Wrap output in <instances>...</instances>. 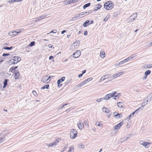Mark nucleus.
<instances>
[{
    "label": "nucleus",
    "mask_w": 152,
    "mask_h": 152,
    "mask_svg": "<svg viewBox=\"0 0 152 152\" xmlns=\"http://www.w3.org/2000/svg\"><path fill=\"white\" fill-rule=\"evenodd\" d=\"M119 94H118L116 92H114L113 93H110L107 94L104 97V99H105L106 100H108L111 97H114L113 98V99L116 100L119 98Z\"/></svg>",
    "instance_id": "obj_1"
},
{
    "label": "nucleus",
    "mask_w": 152,
    "mask_h": 152,
    "mask_svg": "<svg viewBox=\"0 0 152 152\" xmlns=\"http://www.w3.org/2000/svg\"><path fill=\"white\" fill-rule=\"evenodd\" d=\"M114 4L111 1L106 2L104 5V7L107 10H111L113 7Z\"/></svg>",
    "instance_id": "obj_2"
},
{
    "label": "nucleus",
    "mask_w": 152,
    "mask_h": 152,
    "mask_svg": "<svg viewBox=\"0 0 152 152\" xmlns=\"http://www.w3.org/2000/svg\"><path fill=\"white\" fill-rule=\"evenodd\" d=\"M21 60L20 58L18 56L13 57L10 60V62L13 64H15Z\"/></svg>",
    "instance_id": "obj_3"
},
{
    "label": "nucleus",
    "mask_w": 152,
    "mask_h": 152,
    "mask_svg": "<svg viewBox=\"0 0 152 152\" xmlns=\"http://www.w3.org/2000/svg\"><path fill=\"white\" fill-rule=\"evenodd\" d=\"M77 134V132L76 130L74 129L71 130L70 134V137L71 139H75L76 137Z\"/></svg>",
    "instance_id": "obj_4"
},
{
    "label": "nucleus",
    "mask_w": 152,
    "mask_h": 152,
    "mask_svg": "<svg viewBox=\"0 0 152 152\" xmlns=\"http://www.w3.org/2000/svg\"><path fill=\"white\" fill-rule=\"evenodd\" d=\"M137 13H135L133 14L131 16L130 18L127 20V21L129 23H132L134 21V20L137 18Z\"/></svg>",
    "instance_id": "obj_5"
},
{
    "label": "nucleus",
    "mask_w": 152,
    "mask_h": 152,
    "mask_svg": "<svg viewBox=\"0 0 152 152\" xmlns=\"http://www.w3.org/2000/svg\"><path fill=\"white\" fill-rule=\"evenodd\" d=\"M151 101L150 95H149L142 102L141 104V107H142L147 104L148 102H150Z\"/></svg>",
    "instance_id": "obj_6"
},
{
    "label": "nucleus",
    "mask_w": 152,
    "mask_h": 152,
    "mask_svg": "<svg viewBox=\"0 0 152 152\" xmlns=\"http://www.w3.org/2000/svg\"><path fill=\"white\" fill-rule=\"evenodd\" d=\"M48 77L45 76L43 78L42 80V81L44 83L47 82L48 83L50 81V79L51 77H53V76H50L48 77V78H47Z\"/></svg>",
    "instance_id": "obj_7"
},
{
    "label": "nucleus",
    "mask_w": 152,
    "mask_h": 152,
    "mask_svg": "<svg viewBox=\"0 0 152 152\" xmlns=\"http://www.w3.org/2000/svg\"><path fill=\"white\" fill-rule=\"evenodd\" d=\"M81 55V52L80 50H78L75 51L73 54V57L75 58H77L80 56Z\"/></svg>",
    "instance_id": "obj_8"
},
{
    "label": "nucleus",
    "mask_w": 152,
    "mask_h": 152,
    "mask_svg": "<svg viewBox=\"0 0 152 152\" xmlns=\"http://www.w3.org/2000/svg\"><path fill=\"white\" fill-rule=\"evenodd\" d=\"M14 75V79L16 80L19 78L20 74L18 70L15 71Z\"/></svg>",
    "instance_id": "obj_9"
},
{
    "label": "nucleus",
    "mask_w": 152,
    "mask_h": 152,
    "mask_svg": "<svg viewBox=\"0 0 152 152\" xmlns=\"http://www.w3.org/2000/svg\"><path fill=\"white\" fill-rule=\"evenodd\" d=\"M123 121H122L121 122H120L118 124L116 125L115 126H114L113 128L114 129H115V130H118L121 127V126L123 124V123L122 122ZM118 131H117V132H118Z\"/></svg>",
    "instance_id": "obj_10"
},
{
    "label": "nucleus",
    "mask_w": 152,
    "mask_h": 152,
    "mask_svg": "<svg viewBox=\"0 0 152 152\" xmlns=\"http://www.w3.org/2000/svg\"><path fill=\"white\" fill-rule=\"evenodd\" d=\"M113 115H114V117L116 119H120L122 117V115L121 113H119L117 112L114 113Z\"/></svg>",
    "instance_id": "obj_11"
},
{
    "label": "nucleus",
    "mask_w": 152,
    "mask_h": 152,
    "mask_svg": "<svg viewBox=\"0 0 152 152\" xmlns=\"http://www.w3.org/2000/svg\"><path fill=\"white\" fill-rule=\"evenodd\" d=\"M133 58V57L130 56L129 57L127 58H126L124 59V60L120 61L121 62V64L122 65L124 64V63H126V62H127L130 60H132Z\"/></svg>",
    "instance_id": "obj_12"
},
{
    "label": "nucleus",
    "mask_w": 152,
    "mask_h": 152,
    "mask_svg": "<svg viewBox=\"0 0 152 152\" xmlns=\"http://www.w3.org/2000/svg\"><path fill=\"white\" fill-rule=\"evenodd\" d=\"M48 15L47 14H44L40 16L39 17H37L36 19L37 20H35L34 21L36 22L37 21V20H40L44 18H45L46 16H47Z\"/></svg>",
    "instance_id": "obj_13"
},
{
    "label": "nucleus",
    "mask_w": 152,
    "mask_h": 152,
    "mask_svg": "<svg viewBox=\"0 0 152 152\" xmlns=\"http://www.w3.org/2000/svg\"><path fill=\"white\" fill-rule=\"evenodd\" d=\"M124 73V71H121L115 74H114L113 75L112 77L115 78L117 77H118L119 76H120L122 74H123Z\"/></svg>",
    "instance_id": "obj_14"
},
{
    "label": "nucleus",
    "mask_w": 152,
    "mask_h": 152,
    "mask_svg": "<svg viewBox=\"0 0 152 152\" xmlns=\"http://www.w3.org/2000/svg\"><path fill=\"white\" fill-rule=\"evenodd\" d=\"M111 75L109 74H107L105 75H104L100 79V81H103L106 79H107L109 77L111 76Z\"/></svg>",
    "instance_id": "obj_15"
},
{
    "label": "nucleus",
    "mask_w": 152,
    "mask_h": 152,
    "mask_svg": "<svg viewBox=\"0 0 152 152\" xmlns=\"http://www.w3.org/2000/svg\"><path fill=\"white\" fill-rule=\"evenodd\" d=\"M21 31V30H20L19 29H17L16 31H11L10 32L9 34L10 35H14L15 34H12L13 33H15L18 34L19 33H20Z\"/></svg>",
    "instance_id": "obj_16"
},
{
    "label": "nucleus",
    "mask_w": 152,
    "mask_h": 152,
    "mask_svg": "<svg viewBox=\"0 0 152 152\" xmlns=\"http://www.w3.org/2000/svg\"><path fill=\"white\" fill-rule=\"evenodd\" d=\"M77 126L80 129H82L84 127V125L80 121H79V123L77 124Z\"/></svg>",
    "instance_id": "obj_17"
},
{
    "label": "nucleus",
    "mask_w": 152,
    "mask_h": 152,
    "mask_svg": "<svg viewBox=\"0 0 152 152\" xmlns=\"http://www.w3.org/2000/svg\"><path fill=\"white\" fill-rule=\"evenodd\" d=\"M59 142V140H56L54 142H52L50 144L49 147H53L54 145L56 144L57 143Z\"/></svg>",
    "instance_id": "obj_18"
},
{
    "label": "nucleus",
    "mask_w": 152,
    "mask_h": 152,
    "mask_svg": "<svg viewBox=\"0 0 152 152\" xmlns=\"http://www.w3.org/2000/svg\"><path fill=\"white\" fill-rule=\"evenodd\" d=\"M90 21L89 20H87L83 23V26L84 27H86L89 25V22Z\"/></svg>",
    "instance_id": "obj_19"
},
{
    "label": "nucleus",
    "mask_w": 152,
    "mask_h": 152,
    "mask_svg": "<svg viewBox=\"0 0 152 152\" xmlns=\"http://www.w3.org/2000/svg\"><path fill=\"white\" fill-rule=\"evenodd\" d=\"M102 111L106 113H109L110 112V110L108 109L105 107H104L102 109Z\"/></svg>",
    "instance_id": "obj_20"
},
{
    "label": "nucleus",
    "mask_w": 152,
    "mask_h": 152,
    "mask_svg": "<svg viewBox=\"0 0 152 152\" xmlns=\"http://www.w3.org/2000/svg\"><path fill=\"white\" fill-rule=\"evenodd\" d=\"M65 77H62L61 78L58 80L57 81V83H61L64 81L65 79Z\"/></svg>",
    "instance_id": "obj_21"
},
{
    "label": "nucleus",
    "mask_w": 152,
    "mask_h": 152,
    "mask_svg": "<svg viewBox=\"0 0 152 152\" xmlns=\"http://www.w3.org/2000/svg\"><path fill=\"white\" fill-rule=\"evenodd\" d=\"M80 15L79 14L76 15L74 17H73L72 18V20H77V19H79Z\"/></svg>",
    "instance_id": "obj_22"
},
{
    "label": "nucleus",
    "mask_w": 152,
    "mask_h": 152,
    "mask_svg": "<svg viewBox=\"0 0 152 152\" xmlns=\"http://www.w3.org/2000/svg\"><path fill=\"white\" fill-rule=\"evenodd\" d=\"M101 7L102 6L101 5H100L99 4H98L97 6H96V7H95L93 11H96L100 9Z\"/></svg>",
    "instance_id": "obj_23"
},
{
    "label": "nucleus",
    "mask_w": 152,
    "mask_h": 152,
    "mask_svg": "<svg viewBox=\"0 0 152 152\" xmlns=\"http://www.w3.org/2000/svg\"><path fill=\"white\" fill-rule=\"evenodd\" d=\"M142 142V141H140V142L141 143ZM140 143L143 145L144 146L145 148H147V146L148 145L150 144V143H149L148 142H143L142 143Z\"/></svg>",
    "instance_id": "obj_24"
},
{
    "label": "nucleus",
    "mask_w": 152,
    "mask_h": 152,
    "mask_svg": "<svg viewBox=\"0 0 152 152\" xmlns=\"http://www.w3.org/2000/svg\"><path fill=\"white\" fill-rule=\"evenodd\" d=\"M117 105L118 107L120 108H122L123 105V103L121 102H118Z\"/></svg>",
    "instance_id": "obj_25"
},
{
    "label": "nucleus",
    "mask_w": 152,
    "mask_h": 152,
    "mask_svg": "<svg viewBox=\"0 0 152 152\" xmlns=\"http://www.w3.org/2000/svg\"><path fill=\"white\" fill-rule=\"evenodd\" d=\"M8 80L7 79H5L4 80V86H3V88H5L7 86V85Z\"/></svg>",
    "instance_id": "obj_26"
},
{
    "label": "nucleus",
    "mask_w": 152,
    "mask_h": 152,
    "mask_svg": "<svg viewBox=\"0 0 152 152\" xmlns=\"http://www.w3.org/2000/svg\"><path fill=\"white\" fill-rule=\"evenodd\" d=\"M18 67V66H16L15 67H12L9 70V71L12 72V71L14 70H15V69H16Z\"/></svg>",
    "instance_id": "obj_27"
},
{
    "label": "nucleus",
    "mask_w": 152,
    "mask_h": 152,
    "mask_svg": "<svg viewBox=\"0 0 152 152\" xmlns=\"http://www.w3.org/2000/svg\"><path fill=\"white\" fill-rule=\"evenodd\" d=\"M85 83L84 82V81L83 82L81 83H80L78 84L76 86V87H81L82 86L84 85L85 84Z\"/></svg>",
    "instance_id": "obj_28"
},
{
    "label": "nucleus",
    "mask_w": 152,
    "mask_h": 152,
    "mask_svg": "<svg viewBox=\"0 0 152 152\" xmlns=\"http://www.w3.org/2000/svg\"><path fill=\"white\" fill-rule=\"evenodd\" d=\"M79 45H77L75 44V43L74 42L71 46V47L72 48L76 49L77 48V47Z\"/></svg>",
    "instance_id": "obj_29"
},
{
    "label": "nucleus",
    "mask_w": 152,
    "mask_h": 152,
    "mask_svg": "<svg viewBox=\"0 0 152 152\" xmlns=\"http://www.w3.org/2000/svg\"><path fill=\"white\" fill-rule=\"evenodd\" d=\"M151 72V71L150 70H148L145 72V76H147L148 75H149Z\"/></svg>",
    "instance_id": "obj_30"
},
{
    "label": "nucleus",
    "mask_w": 152,
    "mask_h": 152,
    "mask_svg": "<svg viewBox=\"0 0 152 152\" xmlns=\"http://www.w3.org/2000/svg\"><path fill=\"white\" fill-rule=\"evenodd\" d=\"M49 86V85L48 84L42 87L41 89H44L45 88L48 89Z\"/></svg>",
    "instance_id": "obj_31"
},
{
    "label": "nucleus",
    "mask_w": 152,
    "mask_h": 152,
    "mask_svg": "<svg viewBox=\"0 0 152 152\" xmlns=\"http://www.w3.org/2000/svg\"><path fill=\"white\" fill-rule=\"evenodd\" d=\"M91 5V3H88L84 5L83 7V9H85L87 7Z\"/></svg>",
    "instance_id": "obj_32"
},
{
    "label": "nucleus",
    "mask_w": 152,
    "mask_h": 152,
    "mask_svg": "<svg viewBox=\"0 0 152 152\" xmlns=\"http://www.w3.org/2000/svg\"><path fill=\"white\" fill-rule=\"evenodd\" d=\"M13 48L12 47H4L3 48V49H4L7 50H10Z\"/></svg>",
    "instance_id": "obj_33"
},
{
    "label": "nucleus",
    "mask_w": 152,
    "mask_h": 152,
    "mask_svg": "<svg viewBox=\"0 0 152 152\" xmlns=\"http://www.w3.org/2000/svg\"><path fill=\"white\" fill-rule=\"evenodd\" d=\"M92 79L93 78L92 77H90L85 80L84 81L85 83H86L87 82H89L92 80Z\"/></svg>",
    "instance_id": "obj_34"
},
{
    "label": "nucleus",
    "mask_w": 152,
    "mask_h": 152,
    "mask_svg": "<svg viewBox=\"0 0 152 152\" xmlns=\"http://www.w3.org/2000/svg\"><path fill=\"white\" fill-rule=\"evenodd\" d=\"M35 42L34 41L31 42L30 43L29 46L30 47L33 46L35 45Z\"/></svg>",
    "instance_id": "obj_35"
},
{
    "label": "nucleus",
    "mask_w": 152,
    "mask_h": 152,
    "mask_svg": "<svg viewBox=\"0 0 152 152\" xmlns=\"http://www.w3.org/2000/svg\"><path fill=\"white\" fill-rule=\"evenodd\" d=\"M74 150V147L73 146H71L69 147V150L68 151V152H71V151Z\"/></svg>",
    "instance_id": "obj_36"
},
{
    "label": "nucleus",
    "mask_w": 152,
    "mask_h": 152,
    "mask_svg": "<svg viewBox=\"0 0 152 152\" xmlns=\"http://www.w3.org/2000/svg\"><path fill=\"white\" fill-rule=\"evenodd\" d=\"M100 55H101V57L102 58H103V57H104L105 56V52H100Z\"/></svg>",
    "instance_id": "obj_37"
},
{
    "label": "nucleus",
    "mask_w": 152,
    "mask_h": 152,
    "mask_svg": "<svg viewBox=\"0 0 152 152\" xmlns=\"http://www.w3.org/2000/svg\"><path fill=\"white\" fill-rule=\"evenodd\" d=\"M142 107H139L134 112H135L137 114V111L139 110H142Z\"/></svg>",
    "instance_id": "obj_38"
},
{
    "label": "nucleus",
    "mask_w": 152,
    "mask_h": 152,
    "mask_svg": "<svg viewBox=\"0 0 152 152\" xmlns=\"http://www.w3.org/2000/svg\"><path fill=\"white\" fill-rule=\"evenodd\" d=\"M109 15H107L106 17L105 18L104 20H103V21L104 22H105L106 21H107V20L108 19V18H109Z\"/></svg>",
    "instance_id": "obj_39"
},
{
    "label": "nucleus",
    "mask_w": 152,
    "mask_h": 152,
    "mask_svg": "<svg viewBox=\"0 0 152 152\" xmlns=\"http://www.w3.org/2000/svg\"><path fill=\"white\" fill-rule=\"evenodd\" d=\"M96 124L97 126H99V127L101 126H102V124H100V122H96Z\"/></svg>",
    "instance_id": "obj_40"
},
{
    "label": "nucleus",
    "mask_w": 152,
    "mask_h": 152,
    "mask_svg": "<svg viewBox=\"0 0 152 152\" xmlns=\"http://www.w3.org/2000/svg\"><path fill=\"white\" fill-rule=\"evenodd\" d=\"M57 32V30L56 29L53 30L49 33V34L51 33H56Z\"/></svg>",
    "instance_id": "obj_41"
},
{
    "label": "nucleus",
    "mask_w": 152,
    "mask_h": 152,
    "mask_svg": "<svg viewBox=\"0 0 152 152\" xmlns=\"http://www.w3.org/2000/svg\"><path fill=\"white\" fill-rule=\"evenodd\" d=\"M147 68H150L152 67V64H147L146 66Z\"/></svg>",
    "instance_id": "obj_42"
},
{
    "label": "nucleus",
    "mask_w": 152,
    "mask_h": 152,
    "mask_svg": "<svg viewBox=\"0 0 152 152\" xmlns=\"http://www.w3.org/2000/svg\"><path fill=\"white\" fill-rule=\"evenodd\" d=\"M5 140V138L4 137H3L1 138L0 139V143H1L4 141Z\"/></svg>",
    "instance_id": "obj_43"
},
{
    "label": "nucleus",
    "mask_w": 152,
    "mask_h": 152,
    "mask_svg": "<svg viewBox=\"0 0 152 152\" xmlns=\"http://www.w3.org/2000/svg\"><path fill=\"white\" fill-rule=\"evenodd\" d=\"M122 64H121V62H119V63H116L115 64V67H117L119 65H121Z\"/></svg>",
    "instance_id": "obj_44"
},
{
    "label": "nucleus",
    "mask_w": 152,
    "mask_h": 152,
    "mask_svg": "<svg viewBox=\"0 0 152 152\" xmlns=\"http://www.w3.org/2000/svg\"><path fill=\"white\" fill-rule=\"evenodd\" d=\"M104 99V98H100V99H98L96 100V101L97 102H100L102 100Z\"/></svg>",
    "instance_id": "obj_45"
},
{
    "label": "nucleus",
    "mask_w": 152,
    "mask_h": 152,
    "mask_svg": "<svg viewBox=\"0 0 152 152\" xmlns=\"http://www.w3.org/2000/svg\"><path fill=\"white\" fill-rule=\"evenodd\" d=\"M77 45H79L80 44V41L79 40H76L75 42Z\"/></svg>",
    "instance_id": "obj_46"
},
{
    "label": "nucleus",
    "mask_w": 152,
    "mask_h": 152,
    "mask_svg": "<svg viewBox=\"0 0 152 152\" xmlns=\"http://www.w3.org/2000/svg\"><path fill=\"white\" fill-rule=\"evenodd\" d=\"M64 2L65 5H67L69 4L68 1H64Z\"/></svg>",
    "instance_id": "obj_47"
},
{
    "label": "nucleus",
    "mask_w": 152,
    "mask_h": 152,
    "mask_svg": "<svg viewBox=\"0 0 152 152\" xmlns=\"http://www.w3.org/2000/svg\"><path fill=\"white\" fill-rule=\"evenodd\" d=\"M79 14L80 16H83V17L85 16L84 12H82Z\"/></svg>",
    "instance_id": "obj_48"
},
{
    "label": "nucleus",
    "mask_w": 152,
    "mask_h": 152,
    "mask_svg": "<svg viewBox=\"0 0 152 152\" xmlns=\"http://www.w3.org/2000/svg\"><path fill=\"white\" fill-rule=\"evenodd\" d=\"M10 55V54L9 53H4L3 54L2 56H8Z\"/></svg>",
    "instance_id": "obj_49"
},
{
    "label": "nucleus",
    "mask_w": 152,
    "mask_h": 152,
    "mask_svg": "<svg viewBox=\"0 0 152 152\" xmlns=\"http://www.w3.org/2000/svg\"><path fill=\"white\" fill-rule=\"evenodd\" d=\"M132 134H130L129 135V136L127 137L126 138H125V139L124 140L125 141H126L127 140V139H129V138H130V137H131V136H132Z\"/></svg>",
    "instance_id": "obj_50"
},
{
    "label": "nucleus",
    "mask_w": 152,
    "mask_h": 152,
    "mask_svg": "<svg viewBox=\"0 0 152 152\" xmlns=\"http://www.w3.org/2000/svg\"><path fill=\"white\" fill-rule=\"evenodd\" d=\"M84 147H85V146L83 144L81 145H79V147H80V148H83Z\"/></svg>",
    "instance_id": "obj_51"
},
{
    "label": "nucleus",
    "mask_w": 152,
    "mask_h": 152,
    "mask_svg": "<svg viewBox=\"0 0 152 152\" xmlns=\"http://www.w3.org/2000/svg\"><path fill=\"white\" fill-rule=\"evenodd\" d=\"M68 1L69 4L72 3H74L73 0H68Z\"/></svg>",
    "instance_id": "obj_52"
},
{
    "label": "nucleus",
    "mask_w": 152,
    "mask_h": 152,
    "mask_svg": "<svg viewBox=\"0 0 152 152\" xmlns=\"http://www.w3.org/2000/svg\"><path fill=\"white\" fill-rule=\"evenodd\" d=\"M57 84H58V87H60L62 85V84H61L60 83H57Z\"/></svg>",
    "instance_id": "obj_53"
},
{
    "label": "nucleus",
    "mask_w": 152,
    "mask_h": 152,
    "mask_svg": "<svg viewBox=\"0 0 152 152\" xmlns=\"http://www.w3.org/2000/svg\"><path fill=\"white\" fill-rule=\"evenodd\" d=\"M84 35H87L88 34V31H85L84 32Z\"/></svg>",
    "instance_id": "obj_54"
},
{
    "label": "nucleus",
    "mask_w": 152,
    "mask_h": 152,
    "mask_svg": "<svg viewBox=\"0 0 152 152\" xmlns=\"http://www.w3.org/2000/svg\"><path fill=\"white\" fill-rule=\"evenodd\" d=\"M32 93L35 96H36V95L37 94L35 91H32Z\"/></svg>",
    "instance_id": "obj_55"
},
{
    "label": "nucleus",
    "mask_w": 152,
    "mask_h": 152,
    "mask_svg": "<svg viewBox=\"0 0 152 152\" xmlns=\"http://www.w3.org/2000/svg\"><path fill=\"white\" fill-rule=\"evenodd\" d=\"M53 57L52 56H50L49 57V59L50 60H52V59H53Z\"/></svg>",
    "instance_id": "obj_56"
},
{
    "label": "nucleus",
    "mask_w": 152,
    "mask_h": 152,
    "mask_svg": "<svg viewBox=\"0 0 152 152\" xmlns=\"http://www.w3.org/2000/svg\"><path fill=\"white\" fill-rule=\"evenodd\" d=\"M8 2L10 3H14L13 0H10L8 1Z\"/></svg>",
    "instance_id": "obj_57"
},
{
    "label": "nucleus",
    "mask_w": 152,
    "mask_h": 152,
    "mask_svg": "<svg viewBox=\"0 0 152 152\" xmlns=\"http://www.w3.org/2000/svg\"><path fill=\"white\" fill-rule=\"evenodd\" d=\"M92 11H93V10H89V11H88V14H87L86 15H88L89 14L91 13L92 12Z\"/></svg>",
    "instance_id": "obj_58"
},
{
    "label": "nucleus",
    "mask_w": 152,
    "mask_h": 152,
    "mask_svg": "<svg viewBox=\"0 0 152 152\" xmlns=\"http://www.w3.org/2000/svg\"><path fill=\"white\" fill-rule=\"evenodd\" d=\"M84 123L85 125H88V124L87 123V121L86 120H85L84 121Z\"/></svg>",
    "instance_id": "obj_59"
},
{
    "label": "nucleus",
    "mask_w": 152,
    "mask_h": 152,
    "mask_svg": "<svg viewBox=\"0 0 152 152\" xmlns=\"http://www.w3.org/2000/svg\"><path fill=\"white\" fill-rule=\"evenodd\" d=\"M53 45L51 44H50L48 45V47L49 48H52L53 47Z\"/></svg>",
    "instance_id": "obj_60"
},
{
    "label": "nucleus",
    "mask_w": 152,
    "mask_h": 152,
    "mask_svg": "<svg viewBox=\"0 0 152 152\" xmlns=\"http://www.w3.org/2000/svg\"><path fill=\"white\" fill-rule=\"evenodd\" d=\"M131 115H129L128 117H127V118H126L127 119H130V118L131 117Z\"/></svg>",
    "instance_id": "obj_61"
},
{
    "label": "nucleus",
    "mask_w": 152,
    "mask_h": 152,
    "mask_svg": "<svg viewBox=\"0 0 152 152\" xmlns=\"http://www.w3.org/2000/svg\"><path fill=\"white\" fill-rule=\"evenodd\" d=\"M66 32V31L65 30H64L63 31H62L61 32V34H63L64 33Z\"/></svg>",
    "instance_id": "obj_62"
},
{
    "label": "nucleus",
    "mask_w": 152,
    "mask_h": 152,
    "mask_svg": "<svg viewBox=\"0 0 152 152\" xmlns=\"http://www.w3.org/2000/svg\"><path fill=\"white\" fill-rule=\"evenodd\" d=\"M86 72V70H84L82 72V74L83 75L84 74V73H85V72Z\"/></svg>",
    "instance_id": "obj_63"
},
{
    "label": "nucleus",
    "mask_w": 152,
    "mask_h": 152,
    "mask_svg": "<svg viewBox=\"0 0 152 152\" xmlns=\"http://www.w3.org/2000/svg\"><path fill=\"white\" fill-rule=\"evenodd\" d=\"M83 75L82 74H81L79 75L78 76V77H82Z\"/></svg>",
    "instance_id": "obj_64"
}]
</instances>
